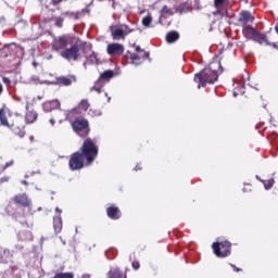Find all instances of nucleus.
<instances>
[{
    "instance_id": "30",
    "label": "nucleus",
    "mask_w": 278,
    "mask_h": 278,
    "mask_svg": "<svg viewBox=\"0 0 278 278\" xmlns=\"http://www.w3.org/2000/svg\"><path fill=\"white\" fill-rule=\"evenodd\" d=\"M227 3H229V0H215L214 1L216 10H220V8H223V5H227Z\"/></svg>"
},
{
    "instance_id": "14",
    "label": "nucleus",
    "mask_w": 278,
    "mask_h": 278,
    "mask_svg": "<svg viewBox=\"0 0 278 278\" xmlns=\"http://www.w3.org/2000/svg\"><path fill=\"white\" fill-rule=\"evenodd\" d=\"M253 21H255V17H253L250 12L242 11L240 13L239 23H241L242 27H247L249 23H253Z\"/></svg>"
},
{
    "instance_id": "19",
    "label": "nucleus",
    "mask_w": 278,
    "mask_h": 278,
    "mask_svg": "<svg viewBox=\"0 0 278 278\" xmlns=\"http://www.w3.org/2000/svg\"><path fill=\"white\" fill-rule=\"evenodd\" d=\"M252 40H254V42H258V45H268V39L266 38V35L260 33L256 30L254 38H252Z\"/></svg>"
},
{
    "instance_id": "2",
    "label": "nucleus",
    "mask_w": 278,
    "mask_h": 278,
    "mask_svg": "<svg viewBox=\"0 0 278 278\" xmlns=\"http://www.w3.org/2000/svg\"><path fill=\"white\" fill-rule=\"evenodd\" d=\"M67 121L71 123L72 129L80 138H86L90 134V123L88 119L79 117L77 110H71L66 115Z\"/></svg>"
},
{
    "instance_id": "23",
    "label": "nucleus",
    "mask_w": 278,
    "mask_h": 278,
    "mask_svg": "<svg viewBox=\"0 0 278 278\" xmlns=\"http://www.w3.org/2000/svg\"><path fill=\"white\" fill-rule=\"evenodd\" d=\"M25 121L28 124L36 123V121H38V113H36L35 111H27L25 115Z\"/></svg>"
},
{
    "instance_id": "4",
    "label": "nucleus",
    "mask_w": 278,
    "mask_h": 278,
    "mask_svg": "<svg viewBox=\"0 0 278 278\" xmlns=\"http://www.w3.org/2000/svg\"><path fill=\"white\" fill-rule=\"evenodd\" d=\"M85 47H86V42L75 43L74 46L61 51V58H63L64 60H67V62H77V60L81 58V54H79V51H84Z\"/></svg>"
},
{
    "instance_id": "11",
    "label": "nucleus",
    "mask_w": 278,
    "mask_h": 278,
    "mask_svg": "<svg viewBox=\"0 0 278 278\" xmlns=\"http://www.w3.org/2000/svg\"><path fill=\"white\" fill-rule=\"evenodd\" d=\"M13 202L15 205H21L22 207H29L31 205V200L27 195V193H20L14 195Z\"/></svg>"
},
{
    "instance_id": "13",
    "label": "nucleus",
    "mask_w": 278,
    "mask_h": 278,
    "mask_svg": "<svg viewBox=\"0 0 278 278\" xmlns=\"http://www.w3.org/2000/svg\"><path fill=\"white\" fill-rule=\"evenodd\" d=\"M106 216L112 220H118V218L123 216V213H121V208H118V206L111 205L106 208Z\"/></svg>"
},
{
    "instance_id": "24",
    "label": "nucleus",
    "mask_w": 278,
    "mask_h": 278,
    "mask_svg": "<svg viewBox=\"0 0 278 278\" xmlns=\"http://www.w3.org/2000/svg\"><path fill=\"white\" fill-rule=\"evenodd\" d=\"M103 86H105V83L99 78L91 88V92L96 91L98 94H101L103 92Z\"/></svg>"
},
{
    "instance_id": "38",
    "label": "nucleus",
    "mask_w": 278,
    "mask_h": 278,
    "mask_svg": "<svg viewBox=\"0 0 278 278\" xmlns=\"http://www.w3.org/2000/svg\"><path fill=\"white\" fill-rule=\"evenodd\" d=\"M136 53H141V51H144L140 46H134Z\"/></svg>"
},
{
    "instance_id": "22",
    "label": "nucleus",
    "mask_w": 278,
    "mask_h": 278,
    "mask_svg": "<svg viewBox=\"0 0 278 278\" xmlns=\"http://www.w3.org/2000/svg\"><path fill=\"white\" fill-rule=\"evenodd\" d=\"M86 64H99V59L97 58V53H94V51H91L86 56V62L84 63L85 67H86Z\"/></svg>"
},
{
    "instance_id": "5",
    "label": "nucleus",
    "mask_w": 278,
    "mask_h": 278,
    "mask_svg": "<svg viewBox=\"0 0 278 278\" xmlns=\"http://www.w3.org/2000/svg\"><path fill=\"white\" fill-rule=\"evenodd\" d=\"M213 253L216 257H229L231 255V242L220 241L212 244Z\"/></svg>"
},
{
    "instance_id": "33",
    "label": "nucleus",
    "mask_w": 278,
    "mask_h": 278,
    "mask_svg": "<svg viewBox=\"0 0 278 278\" xmlns=\"http://www.w3.org/2000/svg\"><path fill=\"white\" fill-rule=\"evenodd\" d=\"M62 25H64V20L62 17H58L55 20V26L56 27H62Z\"/></svg>"
},
{
    "instance_id": "29",
    "label": "nucleus",
    "mask_w": 278,
    "mask_h": 278,
    "mask_svg": "<svg viewBox=\"0 0 278 278\" xmlns=\"http://www.w3.org/2000/svg\"><path fill=\"white\" fill-rule=\"evenodd\" d=\"M153 23V16L147 15L142 18V25L143 27H151V24Z\"/></svg>"
},
{
    "instance_id": "41",
    "label": "nucleus",
    "mask_w": 278,
    "mask_h": 278,
    "mask_svg": "<svg viewBox=\"0 0 278 278\" xmlns=\"http://www.w3.org/2000/svg\"><path fill=\"white\" fill-rule=\"evenodd\" d=\"M3 94V85L0 83V97Z\"/></svg>"
},
{
    "instance_id": "8",
    "label": "nucleus",
    "mask_w": 278,
    "mask_h": 278,
    "mask_svg": "<svg viewBox=\"0 0 278 278\" xmlns=\"http://www.w3.org/2000/svg\"><path fill=\"white\" fill-rule=\"evenodd\" d=\"M106 53L112 58H121L125 53V46L123 43H110L106 47Z\"/></svg>"
},
{
    "instance_id": "43",
    "label": "nucleus",
    "mask_w": 278,
    "mask_h": 278,
    "mask_svg": "<svg viewBox=\"0 0 278 278\" xmlns=\"http://www.w3.org/2000/svg\"><path fill=\"white\" fill-rule=\"evenodd\" d=\"M81 278H90V275H89V274H84V275L81 276Z\"/></svg>"
},
{
    "instance_id": "32",
    "label": "nucleus",
    "mask_w": 278,
    "mask_h": 278,
    "mask_svg": "<svg viewBox=\"0 0 278 278\" xmlns=\"http://www.w3.org/2000/svg\"><path fill=\"white\" fill-rule=\"evenodd\" d=\"M266 190H270V188H273L274 184H275V179H269V180H265L263 181Z\"/></svg>"
},
{
    "instance_id": "15",
    "label": "nucleus",
    "mask_w": 278,
    "mask_h": 278,
    "mask_svg": "<svg viewBox=\"0 0 278 278\" xmlns=\"http://www.w3.org/2000/svg\"><path fill=\"white\" fill-rule=\"evenodd\" d=\"M72 110H76L77 111V116H81V113L86 114V112H88V110H90V102L88 101V99H84L78 103V106Z\"/></svg>"
},
{
    "instance_id": "42",
    "label": "nucleus",
    "mask_w": 278,
    "mask_h": 278,
    "mask_svg": "<svg viewBox=\"0 0 278 278\" xmlns=\"http://www.w3.org/2000/svg\"><path fill=\"white\" fill-rule=\"evenodd\" d=\"M135 170H142V166L136 165V166H135Z\"/></svg>"
},
{
    "instance_id": "40",
    "label": "nucleus",
    "mask_w": 278,
    "mask_h": 278,
    "mask_svg": "<svg viewBox=\"0 0 278 278\" xmlns=\"http://www.w3.org/2000/svg\"><path fill=\"white\" fill-rule=\"evenodd\" d=\"M53 5H58L59 3H62V0H51Z\"/></svg>"
},
{
    "instance_id": "18",
    "label": "nucleus",
    "mask_w": 278,
    "mask_h": 278,
    "mask_svg": "<svg viewBox=\"0 0 278 278\" xmlns=\"http://www.w3.org/2000/svg\"><path fill=\"white\" fill-rule=\"evenodd\" d=\"M42 108L45 112H53V110H58V108H60V102L58 100H51L45 102Z\"/></svg>"
},
{
    "instance_id": "37",
    "label": "nucleus",
    "mask_w": 278,
    "mask_h": 278,
    "mask_svg": "<svg viewBox=\"0 0 278 278\" xmlns=\"http://www.w3.org/2000/svg\"><path fill=\"white\" fill-rule=\"evenodd\" d=\"M14 164V161H10L9 163H5V165L2 167V170H5V168H9V166H12Z\"/></svg>"
},
{
    "instance_id": "44",
    "label": "nucleus",
    "mask_w": 278,
    "mask_h": 278,
    "mask_svg": "<svg viewBox=\"0 0 278 278\" xmlns=\"http://www.w3.org/2000/svg\"><path fill=\"white\" fill-rule=\"evenodd\" d=\"M50 123H51L52 126L55 125V119L51 118Z\"/></svg>"
},
{
    "instance_id": "36",
    "label": "nucleus",
    "mask_w": 278,
    "mask_h": 278,
    "mask_svg": "<svg viewBox=\"0 0 278 278\" xmlns=\"http://www.w3.org/2000/svg\"><path fill=\"white\" fill-rule=\"evenodd\" d=\"M231 268L233 269L235 273H242V268L237 267L233 264H230Z\"/></svg>"
},
{
    "instance_id": "17",
    "label": "nucleus",
    "mask_w": 278,
    "mask_h": 278,
    "mask_svg": "<svg viewBox=\"0 0 278 278\" xmlns=\"http://www.w3.org/2000/svg\"><path fill=\"white\" fill-rule=\"evenodd\" d=\"M256 33L257 30L253 28V26L251 25L243 26L242 34L245 38H248V40H253Z\"/></svg>"
},
{
    "instance_id": "26",
    "label": "nucleus",
    "mask_w": 278,
    "mask_h": 278,
    "mask_svg": "<svg viewBox=\"0 0 278 278\" xmlns=\"http://www.w3.org/2000/svg\"><path fill=\"white\" fill-rule=\"evenodd\" d=\"M115 73L112 70H108L104 71L101 75H100V79L102 81H110V79H112V77H114Z\"/></svg>"
},
{
    "instance_id": "47",
    "label": "nucleus",
    "mask_w": 278,
    "mask_h": 278,
    "mask_svg": "<svg viewBox=\"0 0 278 278\" xmlns=\"http://www.w3.org/2000/svg\"><path fill=\"white\" fill-rule=\"evenodd\" d=\"M245 75H247V77H248V79H249V73L245 72Z\"/></svg>"
},
{
    "instance_id": "12",
    "label": "nucleus",
    "mask_w": 278,
    "mask_h": 278,
    "mask_svg": "<svg viewBox=\"0 0 278 278\" xmlns=\"http://www.w3.org/2000/svg\"><path fill=\"white\" fill-rule=\"evenodd\" d=\"M75 81H77V76L75 75L56 77V86H73Z\"/></svg>"
},
{
    "instance_id": "31",
    "label": "nucleus",
    "mask_w": 278,
    "mask_h": 278,
    "mask_svg": "<svg viewBox=\"0 0 278 278\" xmlns=\"http://www.w3.org/2000/svg\"><path fill=\"white\" fill-rule=\"evenodd\" d=\"M89 116H91L92 118L97 117V116H101V111L97 110V109H90L88 112Z\"/></svg>"
},
{
    "instance_id": "35",
    "label": "nucleus",
    "mask_w": 278,
    "mask_h": 278,
    "mask_svg": "<svg viewBox=\"0 0 278 278\" xmlns=\"http://www.w3.org/2000/svg\"><path fill=\"white\" fill-rule=\"evenodd\" d=\"M2 81H3V84H5L7 86H10V85L12 84V80H11L10 78H8V77H3V78H2Z\"/></svg>"
},
{
    "instance_id": "39",
    "label": "nucleus",
    "mask_w": 278,
    "mask_h": 278,
    "mask_svg": "<svg viewBox=\"0 0 278 278\" xmlns=\"http://www.w3.org/2000/svg\"><path fill=\"white\" fill-rule=\"evenodd\" d=\"M10 51V48H4L2 50V53H3V58H8V52Z\"/></svg>"
},
{
    "instance_id": "27",
    "label": "nucleus",
    "mask_w": 278,
    "mask_h": 278,
    "mask_svg": "<svg viewBox=\"0 0 278 278\" xmlns=\"http://www.w3.org/2000/svg\"><path fill=\"white\" fill-rule=\"evenodd\" d=\"M175 12H173V9L168 8V5H164L161 10V16L160 18H166V16H173Z\"/></svg>"
},
{
    "instance_id": "3",
    "label": "nucleus",
    "mask_w": 278,
    "mask_h": 278,
    "mask_svg": "<svg viewBox=\"0 0 278 278\" xmlns=\"http://www.w3.org/2000/svg\"><path fill=\"white\" fill-rule=\"evenodd\" d=\"M79 153L85 156L86 166H90L99 156V146L97 140L87 138L84 140Z\"/></svg>"
},
{
    "instance_id": "34",
    "label": "nucleus",
    "mask_w": 278,
    "mask_h": 278,
    "mask_svg": "<svg viewBox=\"0 0 278 278\" xmlns=\"http://www.w3.org/2000/svg\"><path fill=\"white\" fill-rule=\"evenodd\" d=\"M132 268H134V270H138L140 268V262L134 261L132 262Z\"/></svg>"
},
{
    "instance_id": "46",
    "label": "nucleus",
    "mask_w": 278,
    "mask_h": 278,
    "mask_svg": "<svg viewBox=\"0 0 278 278\" xmlns=\"http://www.w3.org/2000/svg\"><path fill=\"white\" fill-rule=\"evenodd\" d=\"M23 184H24L25 186H27V181L24 180Z\"/></svg>"
},
{
    "instance_id": "16",
    "label": "nucleus",
    "mask_w": 278,
    "mask_h": 278,
    "mask_svg": "<svg viewBox=\"0 0 278 278\" xmlns=\"http://www.w3.org/2000/svg\"><path fill=\"white\" fill-rule=\"evenodd\" d=\"M58 215L53 218V229L55 233H61L62 232V216L60 208H56Z\"/></svg>"
},
{
    "instance_id": "10",
    "label": "nucleus",
    "mask_w": 278,
    "mask_h": 278,
    "mask_svg": "<svg viewBox=\"0 0 278 278\" xmlns=\"http://www.w3.org/2000/svg\"><path fill=\"white\" fill-rule=\"evenodd\" d=\"M68 42H71V38L66 35L61 36L54 39L51 43L53 51H63L66 47H68Z\"/></svg>"
},
{
    "instance_id": "1",
    "label": "nucleus",
    "mask_w": 278,
    "mask_h": 278,
    "mask_svg": "<svg viewBox=\"0 0 278 278\" xmlns=\"http://www.w3.org/2000/svg\"><path fill=\"white\" fill-rule=\"evenodd\" d=\"M216 67L220 68V63L213 62L208 67H205L194 75L193 81L198 84V88H205L207 84H215V81H218V72L216 71Z\"/></svg>"
},
{
    "instance_id": "45",
    "label": "nucleus",
    "mask_w": 278,
    "mask_h": 278,
    "mask_svg": "<svg viewBox=\"0 0 278 278\" xmlns=\"http://www.w3.org/2000/svg\"><path fill=\"white\" fill-rule=\"evenodd\" d=\"M275 29H276V33L278 34V26H276Z\"/></svg>"
},
{
    "instance_id": "28",
    "label": "nucleus",
    "mask_w": 278,
    "mask_h": 278,
    "mask_svg": "<svg viewBox=\"0 0 278 278\" xmlns=\"http://www.w3.org/2000/svg\"><path fill=\"white\" fill-rule=\"evenodd\" d=\"M13 132L20 138H25V126L13 125Z\"/></svg>"
},
{
    "instance_id": "9",
    "label": "nucleus",
    "mask_w": 278,
    "mask_h": 278,
    "mask_svg": "<svg viewBox=\"0 0 278 278\" xmlns=\"http://www.w3.org/2000/svg\"><path fill=\"white\" fill-rule=\"evenodd\" d=\"M127 60H130L131 64H142L143 60L149 59V54L147 51L131 53V51L126 52Z\"/></svg>"
},
{
    "instance_id": "25",
    "label": "nucleus",
    "mask_w": 278,
    "mask_h": 278,
    "mask_svg": "<svg viewBox=\"0 0 278 278\" xmlns=\"http://www.w3.org/2000/svg\"><path fill=\"white\" fill-rule=\"evenodd\" d=\"M177 40H179V33L175 30L167 33L166 35L167 42L173 43V42H177Z\"/></svg>"
},
{
    "instance_id": "6",
    "label": "nucleus",
    "mask_w": 278,
    "mask_h": 278,
    "mask_svg": "<svg viewBox=\"0 0 278 278\" xmlns=\"http://www.w3.org/2000/svg\"><path fill=\"white\" fill-rule=\"evenodd\" d=\"M86 156L81 152H74L70 156L68 167L70 170H81L86 166Z\"/></svg>"
},
{
    "instance_id": "21",
    "label": "nucleus",
    "mask_w": 278,
    "mask_h": 278,
    "mask_svg": "<svg viewBox=\"0 0 278 278\" xmlns=\"http://www.w3.org/2000/svg\"><path fill=\"white\" fill-rule=\"evenodd\" d=\"M5 112H8V108L2 106L0 109V123L4 127H10V123L8 122V116L5 115Z\"/></svg>"
},
{
    "instance_id": "20",
    "label": "nucleus",
    "mask_w": 278,
    "mask_h": 278,
    "mask_svg": "<svg viewBox=\"0 0 278 278\" xmlns=\"http://www.w3.org/2000/svg\"><path fill=\"white\" fill-rule=\"evenodd\" d=\"M108 277L109 278H127V274L123 275V271H121V269L116 267L114 269H111L108 273Z\"/></svg>"
},
{
    "instance_id": "7",
    "label": "nucleus",
    "mask_w": 278,
    "mask_h": 278,
    "mask_svg": "<svg viewBox=\"0 0 278 278\" xmlns=\"http://www.w3.org/2000/svg\"><path fill=\"white\" fill-rule=\"evenodd\" d=\"M131 31H134V29H130V27L125 24L111 27V36L113 40H125V36H128Z\"/></svg>"
}]
</instances>
